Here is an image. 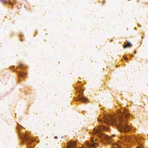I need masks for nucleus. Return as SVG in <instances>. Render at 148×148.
<instances>
[{"instance_id": "obj_1", "label": "nucleus", "mask_w": 148, "mask_h": 148, "mask_svg": "<svg viewBox=\"0 0 148 148\" xmlns=\"http://www.w3.org/2000/svg\"><path fill=\"white\" fill-rule=\"evenodd\" d=\"M119 119L118 123H117L116 120L113 117L110 116H100V119H98V120L101 122H104V123L109 124L113 123H114L115 124H117V126L119 130L121 132L124 131L127 132L131 130V127L128 125L126 124V121H125L123 117L125 116L126 118H128V115L126 113H123L121 112L120 114H119Z\"/></svg>"}, {"instance_id": "obj_2", "label": "nucleus", "mask_w": 148, "mask_h": 148, "mask_svg": "<svg viewBox=\"0 0 148 148\" xmlns=\"http://www.w3.org/2000/svg\"><path fill=\"white\" fill-rule=\"evenodd\" d=\"M107 128L103 125L99 126L97 129L95 128L93 130V132L92 134H97V136L99 138H102L107 141L109 143L112 141L113 140L111 137L107 135H106L101 133V131L102 130H106Z\"/></svg>"}, {"instance_id": "obj_3", "label": "nucleus", "mask_w": 148, "mask_h": 148, "mask_svg": "<svg viewBox=\"0 0 148 148\" xmlns=\"http://www.w3.org/2000/svg\"><path fill=\"white\" fill-rule=\"evenodd\" d=\"M91 140L92 143L91 144L88 143V145L89 146L88 148H90L92 147H93L94 148H96L98 145V143L96 142V140L94 138L92 137Z\"/></svg>"}, {"instance_id": "obj_4", "label": "nucleus", "mask_w": 148, "mask_h": 148, "mask_svg": "<svg viewBox=\"0 0 148 148\" xmlns=\"http://www.w3.org/2000/svg\"><path fill=\"white\" fill-rule=\"evenodd\" d=\"M22 138L23 139V140H25V141L29 140L30 142H33L34 140H32L29 136H27V135L25 134H23V136H22Z\"/></svg>"}, {"instance_id": "obj_5", "label": "nucleus", "mask_w": 148, "mask_h": 148, "mask_svg": "<svg viewBox=\"0 0 148 148\" xmlns=\"http://www.w3.org/2000/svg\"><path fill=\"white\" fill-rule=\"evenodd\" d=\"M76 143L74 141H70L69 142L68 147V148H73L76 147Z\"/></svg>"}, {"instance_id": "obj_6", "label": "nucleus", "mask_w": 148, "mask_h": 148, "mask_svg": "<svg viewBox=\"0 0 148 148\" xmlns=\"http://www.w3.org/2000/svg\"><path fill=\"white\" fill-rule=\"evenodd\" d=\"M126 42H127V44L123 45V48H125L127 47H130L132 46V45L130 42L127 41V40L126 41Z\"/></svg>"}, {"instance_id": "obj_7", "label": "nucleus", "mask_w": 148, "mask_h": 148, "mask_svg": "<svg viewBox=\"0 0 148 148\" xmlns=\"http://www.w3.org/2000/svg\"><path fill=\"white\" fill-rule=\"evenodd\" d=\"M18 74L19 76L23 78H25L27 75V74L23 72H19L18 73Z\"/></svg>"}, {"instance_id": "obj_8", "label": "nucleus", "mask_w": 148, "mask_h": 148, "mask_svg": "<svg viewBox=\"0 0 148 148\" xmlns=\"http://www.w3.org/2000/svg\"><path fill=\"white\" fill-rule=\"evenodd\" d=\"M79 100L80 101H81L84 102H85L87 100V98H86L82 96V97H80L79 98Z\"/></svg>"}, {"instance_id": "obj_9", "label": "nucleus", "mask_w": 148, "mask_h": 148, "mask_svg": "<svg viewBox=\"0 0 148 148\" xmlns=\"http://www.w3.org/2000/svg\"><path fill=\"white\" fill-rule=\"evenodd\" d=\"M124 58L125 59V60H127L128 59V58H127V57H124Z\"/></svg>"}, {"instance_id": "obj_10", "label": "nucleus", "mask_w": 148, "mask_h": 148, "mask_svg": "<svg viewBox=\"0 0 148 148\" xmlns=\"http://www.w3.org/2000/svg\"><path fill=\"white\" fill-rule=\"evenodd\" d=\"M57 138H58V137H57V136H55L54 137V138H55V139H57Z\"/></svg>"}, {"instance_id": "obj_11", "label": "nucleus", "mask_w": 148, "mask_h": 148, "mask_svg": "<svg viewBox=\"0 0 148 148\" xmlns=\"http://www.w3.org/2000/svg\"><path fill=\"white\" fill-rule=\"evenodd\" d=\"M140 0H136V2L137 3H138L139 2Z\"/></svg>"}, {"instance_id": "obj_12", "label": "nucleus", "mask_w": 148, "mask_h": 148, "mask_svg": "<svg viewBox=\"0 0 148 148\" xmlns=\"http://www.w3.org/2000/svg\"><path fill=\"white\" fill-rule=\"evenodd\" d=\"M1 1H3V2H4L5 1V0H1Z\"/></svg>"}, {"instance_id": "obj_13", "label": "nucleus", "mask_w": 148, "mask_h": 148, "mask_svg": "<svg viewBox=\"0 0 148 148\" xmlns=\"http://www.w3.org/2000/svg\"><path fill=\"white\" fill-rule=\"evenodd\" d=\"M20 68H21V70H22V69H22V68H21V66H20Z\"/></svg>"}, {"instance_id": "obj_14", "label": "nucleus", "mask_w": 148, "mask_h": 148, "mask_svg": "<svg viewBox=\"0 0 148 148\" xmlns=\"http://www.w3.org/2000/svg\"><path fill=\"white\" fill-rule=\"evenodd\" d=\"M111 148H116L115 147H112Z\"/></svg>"}, {"instance_id": "obj_15", "label": "nucleus", "mask_w": 148, "mask_h": 148, "mask_svg": "<svg viewBox=\"0 0 148 148\" xmlns=\"http://www.w3.org/2000/svg\"><path fill=\"white\" fill-rule=\"evenodd\" d=\"M136 148H141L140 147H137Z\"/></svg>"}, {"instance_id": "obj_16", "label": "nucleus", "mask_w": 148, "mask_h": 148, "mask_svg": "<svg viewBox=\"0 0 148 148\" xmlns=\"http://www.w3.org/2000/svg\"><path fill=\"white\" fill-rule=\"evenodd\" d=\"M133 56V55H132V54H131V55H130V56Z\"/></svg>"}, {"instance_id": "obj_17", "label": "nucleus", "mask_w": 148, "mask_h": 148, "mask_svg": "<svg viewBox=\"0 0 148 148\" xmlns=\"http://www.w3.org/2000/svg\"><path fill=\"white\" fill-rule=\"evenodd\" d=\"M112 136H114V135H112Z\"/></svg>"}, {"instance_id": "obj_18", "label": "nucleus", "mask_w": 148, "mask_h": 148, "mask_svg": "<svg viewBox=\"0 0 148 148\" xmlns=\"http://www.w3.org/2000/svg\"><path fill=\"white\" fill-rule=\"evenodd\" d=\"M136 53V52L135 51V52H134V53H135H135Z\"/></svg>"}, {"instance_id": "obj_19", "label": "nucleus", "mask_w": 148, "mask_h": 148, "mask_svg": "<svg viewBox=\"0 0 148 148\" xmlns=\"http://www.w3.org/2000/svg\"><path fill=\"white\" fill-rule=\"evenodd\" d=\"M78 148H82V147H79Z\"/></svg>"}]
</instances>
